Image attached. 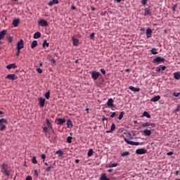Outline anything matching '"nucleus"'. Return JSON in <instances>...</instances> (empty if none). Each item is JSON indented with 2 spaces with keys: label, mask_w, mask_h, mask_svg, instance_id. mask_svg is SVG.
I'll list each match as a JSON object with an SVG mask.
<instances>
[{
  "label": "nucleus",
  "mask_w": 180,
  "mask_h": 180,
  "mask_svg": "<svg viewBox=\"0 0 180 180\" xmlns=\"http://www.w3.org/2000/svg\"><path fill=\"white\" fill-rule=\"evenodd\" d=\"M161 99L160 96H155L150 99V102H158Z\"/></svg>",
  "instance_id": "4468645a"
},
{
  "label": "nucleus",
  "mask_w": 180,
  "mask_h": 180,
  "mask_svg": "<svg viewBox=\"0 0 180 180\" xmlns=\"http://www.w3.org/2000/svg\"><path fill=\"white\" fill-rule=\"evenodd\" d=\"M136 154L138 155H142L143 154H147V150L145 148H139L136 150Z\"/></svg>",
  "instance_id": "39448f33"
},
{
  "label": "nucleus",
  "mask_w": 180,
  "mask_h": 180,
  "mask_svg": "<svg viewBox=\"0 0 180 180\" xmlns=\"http://www.w3.org/2000/svg\"><path fill=\"white\" fill-rule=\"evenodd\" d=\"M176 8H178V4H175L173 6L172 11L173 12H175L176 11Z\"/></svg>",
  "instance_id": "49530a36"
},
{
  "label": "nucleus",
  "mask_w": 180,
  "mask_h": 180,
  "mask_svg": "<svg viewBox=\"0 0 180 180\" xmlns=\"http://www.w3.org/2000/svg\"><path fill=\"white\" fill-rule=\"evenodd\" d=\"M72 121H71V120H68L67 122V127H68V129H70V127H72Z\"/></svg>",
  "instance_id": "cd10ccee"
},
{
  "label": "nucleus",
  "mask_w": 180,
  "mask_h": 180,
  "mask_svg": "<svg viewBox=\"0 0 180 180\" xmlns=\"http://www.w3.org/2000/svg\"><path fill=\"white\" fill-rule=\"evenodd\" d=\"M107 106H109V108H115V105H113V98L108 99Z\"/></svg>",
  "instance_id": "9b49d317"
},
{
  "label": "nucleus",
  "mask_w": 180,
  "mask_h": 180,
  "mask_svg": "<svg viewBox=\"0 0 180 180\" xmlns=\"http://www.w3.org/2000/svg\"><path fill=\"white\" fill-rule=\"evenodd\" d=\"M19 23H20V19L17 18L13 20L12 25L14 27H18V26H19Z\"/></svg>",
  "instance_id": "1a4fd4ad"
},
{
  "label": "nucleus",
  "mask_w": 180,
  "mask_h": 180,
  "mask_svg": "<svg viewBox=\"0 0 180 180\" xmlns=\"http://www.w3.org/2000/svg\"><path fill=\"white\" fill-rule=\"evenodd\" d=\"M25 180H33V179L32 178V176H27L26 177Z\"/></svg>",
  "instance_id": "6e6d98bb"
},
{
  "label": "nucleus",
  "mask_w": 180,
  "mask_h": 180,
  "mask_svg": "<svg viewBox=\"0 0 180 180\" xmlns=\"http://www.w3.org/2000/svg\"><path fill=\"white\" fill-rule=\"evenodd\" d=\"M105 120H108V118L105 117H103V119H102V121H103V122H105Z\"/></svg>",
  "instance_id": "338daca9"
},
{
  "label": "nucleus",
  "mask_w": 180,
  "mask_h": 180,
  "mask_svg": "<svg viewBox=\"0 0 180 180\" xmlns=\"http://www.w3.org/2000/svg\"><path fill=\"white\" fill-rule=\"evenodd\" d=\"M71 9H72L73 11H75L77 9V7H75V6H72Z\"/></svg>",
  "instance_id": "69168bd1"
},
{
  "label": "nucleus",
  "mask_w": 180,
  "mask_h": 180,
  "mask_svg": "<svg viewBox=\"0 0 180 180\" xmlns=\"http://www.w3.org/2000/svg\"><path fill=\"white\" fill-rule=\"evenodd\" d=\"M151 16V12H150V8H146L144 9V16Z\"/></svg>",
  "instance_id": "dca6fc26"
},
{
  "label": "nucleus",
  "mask_w": 180,
  "mask_h": 180,
  "mask_svg": "<svg viewBox=\"0 0 180 180\" xmlns=\"http://www.w3.org/2000/svg\"><path fill=\"white\" fill-rule=\"evenodd\" d=\"M174 155V152H168L167 153V155Z\"/></svg>",
  "instance_id": "e2e57ef3"
},
{
  "label": "nucleus",
  "mask_w": 180,
  "mask_h": 180,
  "mask_svg": "<svg viewBox=\"0 0 180 180\" xmlns=\"http://www.w3.org/2000/svg\"><path fill=\"white\" fill-rule=\"evenodd\" d=\"M13 39H12V37H8V41H9V43H12V41H13Z\"/></svg>",
  "instance_id": "0e129e2a"
},
{
  "label": "nucleus",
  "mask_w": 180,
  "mask_h": 180,
  "mask_svg": "<svg viewBox=\"0 0 180 180\" xmlns=\"http://www.w3.org/2000/svg\"><path fill=\"white\" fill-rule=\"evenodd\" d=\"M87 155L88 157H92V155H94V150L89 149Z\"/></svg>",
  "instance_id": "473e14b6"
},
{
  "label": "nucleus",
  "mask_w": 180,
  "mask_h": 180,
  "mask_svg": "<svg viewBox=\"0 0 180 180\" xmlns=\"http://www.w3.org/2000/svg\"><path fill=\"white\" fill-rule=\"evenodd\" d=\"M42 46H43V47H44L45 46L46 47H49L50 46V44L47 43V40L45 39L44 43H43V44H42Z\"/></svg>",
  "instance_id": "ea45409f"
},
{
  "label": "nucleus",
  "mask_w": 180,
  "mask_h": 180,
  "mask_svg": "<svg viewBox=\"0 0 180 180\" xmlns=\"http://www.w3.org/2000/svg\"><path fill=\"white\" fill-rule=\"evenodd\" d=\"M46 103V99L43 98H39V104L41 108H44V104Z\"/></svg>",
  "instance_id": "f3484780"
},
{
  "label": "nucleus",
  "mask_w": 180,
  "mask_h": 180,
  "mask_svg": "<svg viewBox=\"0 0 180 180\" xmlns=\"http://www.w3.org/2000/svg\"><path fill=\"white\" fill-rule=\"evenodd\" d=\"M6 124H8V120L4 118L0 119V131L6 130Z\"/></svg>",
  "instance_id": "f257e3e1"
},
{
  "label": "nucleus",
  "mask_w": 180,
  "mask_h": 180,
  "mask_svg": "<svg viewBox=\"0 0 180 180\" xmlns=\"http://www.w3.org/2000/svg\"><path fill=\"white\" fill-rule=\"evenodd\" d=\"M129 89L132 91V92H140V88H136V87H134L133 86H130L129 87Z\"/></svg>",
  "instance_id": "2eb2a0df"
},
{
  "label": "nucleus",
  "mask_w": 180,
  "mask_h": 180,
  "mask_svg": "<svg viewBox=\"0 0 180 180\" xmlns=\"http://www.w3.org/2000/svg\"><path fill=\"white\" fill-rule=\"evenodd\" d=\"M99 77H101V72H99L94 71L91 73V78L94 81H96V79H98V78H99Z\"/></svg>",
  "instance_id": "20e7f679"
},
{
  "label": "nucleus",
  "mask_w": 180,
  "mask_h": 180,
  "mask_svg": "<svg viewBox=\"0 0 180 180\" xmlns=\"http://www.w3.org/2000/svg\"><path fill=\"white\" fill-rule=\"evenodd\" d=\"M37 46V41L34 40L31 44V49H34Z\"/></svg>",
  "instance_id": "c756f323"
},
{
  "label": "nucleus",
  "mask_w": 180,
  "mask_h": 180,
  "mask_svg": "<svg viewBox=\"0 0 180 180\" xmlns=\"http://www.w3.org/2000/svg\"><path fill=\"white\" fill-rule=\"evenodd\" d=\"M46 172H51V167H48L46 169Z\"/></svg>",
  "instance_id": "603ef678"
},
{
  "label": "nucleus",
  "mask_w": 180,
  "mask_h": 180,
  "mask_svg": "<svg viewBox=\"0 0 180 180\" xmlns=\"http://www.w3.org/2000/svg\"><path fill=\"white\" fill-rule=\"evenodd\" d=\"M4 175H6V176H9L11 175V173L8 170H5L4 172H1Z\"/></svg>",
  "instance_id": "4c0bfd02"
},
{
  "label": "nucleus",
  "mask_w": 180,
  "mask_h": 180,
  "mask_svg": "<svg viewBox=\"0 0 180 180\" xmlns=\"http://www.w3.org/2000/svg\"><path fill=\"white\" fill-rule=\"evenodd\" d=\"M12 68L13 70L18 68V66H16V63H12V64H9L6 66V69L7 70H12Z\"/></svg>",
  "instance_id": "9d476101"
},
{
  "label": "nucleus",
  "mask_w": 180,
  "mask_h": 180,
  "mask_svg": "<svg viewBox=\"0 0 180 180\" xmlns=\"http://www.w3.org/2000/svg\"><path fill=\"white\" fill-rule=\"evenodd\" d=\"M46 124L48 127H50L51 130H53V127L51 126V122H50V120L49 119H46Z\"/></svg>",
  "instance_id": "72a5a7b5"
},
{
  "label": "nucleus",
  "mask_w": 180,
  "mask_h": 180,
  "mask_svg": "<svg viewBox=\"0 0 180 180\" xmlns=\"http://www.w3.org/2000/svg\"><path fill=\"white\" fill-rule=\"evenodd\" d=\"M144 136H150L151 134V130L150 129H145L143 131Z\"/></svg>",
  "instance_id": "bb28decb"
},
{
  "label": "nucleus",
  "mask_w": 180,
  "mask_h": 180,
  "mask_svg": "<svg viewBox=\"0 0 180 180\" xmlns=\"http://www.w3.org/2000/svg\"><path fill=\"white\" fill-rule=\"evenodd\" d=\"M115 129H116V125L115 123H112L110 127V130L106 131V133H112L115 131Z\"/></svg>",
  "instance_id": "a211bd4d"
},
{
  "label": "nucleus",
  "mask_w": 180,
  "mask_h": 180,
  "mask_svg": "<svg viewBox=\"0 0 180 180\" xmlns=\"http://www.w3.org/2000/svg\"><path fill=\"white\" fill-rule=\"evenodd\" d=\"M25 47V43L23 42V39H20V41L17 44V50H20Z\"/></svg>",
  "instance_id": "423d86ee"
},
{
  "label": "nucleus",
  "mask_w": 180,
  "mask_h": 180,
  "mask_svg": "<svg viewBox=\"0 0 180 180\" xmlns=\"http://www.w3.org/2000/svg\"><path fill=\"white\" fill-rule=\"evenodd\" d=\"M180 110V105H179L176 110H174V112H179Z\"/></svg>",
  "instance_id": "bf43d9fd"
},
{
  "label": "nucleus",
  "mask_w": 180,
  "mask_h": 180,
  "mask_svg": "<svg viewBox=\"0 0 180 180\" xmlns=\"http://www.w3.org/2000/svg\"><path fill=\"white\" fill-rule=\"evenodd\" d=\"M162 63H165V58H161L160 56H157L153 60V63L156 64L157 65L162 64Z\"/></svg>",
  "instance_id": "f03ea898"
},
{
  "label": "nucleus",
  "mask_w": 180,
  "mask_h": 180,
  "mask_svg": "<svg viewBox=\"0 0 180 180\" xmlns=\"http://www.w3.org/2000/svg\"><path fill=\"white\" fill-rule=\"evenodd\" d=\"M15 77L16 75L15 74H9L6 78H7V79H11V81H15V79H16Z\"/></svg>",
  "instance_id": "f8f14e48"
},
{
  "label": "nucleus",
  "mask_w": 180,
  "mask_h": 180,
  "mask_svg": "<svg viewBox=\"0 0 180 180\" xmlns=\"http://www.w3.org/2000/svg\"><path fill=\"white\" fill-rule=\"evenodd\" d=\"M20 54V50H18V51L16 53L17 57H19Z\"/></svg>",
  "instance_id": "680f3d73"
},
{
  "label": "nucleus",
  "mask_w": 180,
  "mask_h": 180,
  "mask_svg": "<svg viewBox=\"0 0 180 180\" xmlns=\"http://www.w3.org/2000/svg\"><path fill=\"white\" fill-rule=\"evenodd\" d=\"M56 4H58V0H52L49 2V6H53V5H56Z\"/></svg>",
  "instance_id": "393cba45"
},
{
  "label": "nucleus",
  "mask_w": 180,
  "mask_h": 180,
  "mask_svg": "<svg viewBox=\"0 0 180 180\" xmlns=\"http://www.w3.org/2000/svg\"><path fill=\"white\" fill-rule=\"evenodd\" d=\"M108 172H113V169H110L108 170Z\"/></svg>",
  "instance_id": "774afa93"
},
{
  "label": "nucleus",
  "mask_w": 180,
  "mask_h": 180,
  "mask_svg": "<svg viewBox=\"0 0 180 180\" xmlns=\"http://www.w3.org/2000/svg\"><path fill=\"white\" fill-rule=\"evenodd\" d=\"M65 123V118H59L58 119L57 124H64Z\"/></svg>",
  "instance_id": "412c9836"
},
{
  "label": "nucleus",
  "mask_w": 180,
  "mask_h": 180,
  "mask_svg": "<svg viewBox=\"0 0 180 180\" xmlns=\"http://www.w3.org/2000/svg\"><path fill=\"white\" fill-rule=\"evenodd\" d=\"M41 158L43 160V162H44V160H46V155L44 154H42L41 155Z\"/></svg>",
  "instance_id": "3c124183"
},
{
  "label": "nucleus",
  "mask_w": 180,
  "mask_h": 180,
  "mask_svg": "<svg viewBox=\"0 0 180 180\" xmlns=\"http://www.w3.org/2000/svg\"><path fill=\"white\" fill-rule=\"evenodd\" d=\"M124 140L127 144H129L130 146H140V142H134L133 141L129 140L127 138H124Z\"/></svg>",
  "instance_id": "7ed1b4c3"
},
{
  "label": "nucleus",
  "mask_w": 180,
  "mask_h": 180,
  "mask_svg": "<svg viewBox=\"0 0 180 180\" xmlns=\"http://www.w3.org/2000/svg\"><path fill=\"white\" fill-rule=\"evenodd\" d=\"M101 72L102 73L103 75H106V70H105V69H103V68L101 69Z\"/></svg>",
  "instance_id": "c03bdc74"
},
{
  "label": "nucleus",
  "mask_w": 180,
  "mask_h": 180,
  "mask_svg": "<svg viewBox=\"0 0 180 180\" xmlns=\"http://www.w3.org/2000/svg\"><path fill=\"white\" fill-rule=\"evenodd\" d=\"M127 137H129L130 140H133V136L131 135V134H128Z\"/></svg>",
  "instance_id": "864d4df0"
},
{
  "label": "nucleus",
  "mask_w": 180,
  "mask_h": 180,
  "mask_svg": "<svg viewBox=\"0 0 180 180\" xmlns=\"http://www.w3.org/2000/svg\"><path fill=\"white\" fill-rule=\"evenodd\" d=\"M115 116H116V112H112L110 115V117L113 118Z\"/></svg>",
  "instance_id": "4d7b16f0"
},
{
  "label": "nucleus",
  "mask_w": 180,
  "mask_h": 180,
  "mask_svg": "<svg viewBox=\"0 0 180 180\" xmlns=\"http://www.w3.org/2000/svg\"><path fill=\"white\" fill-rule=\"evenodd\" d=\"M150 53H151V54H153V56H155L156 54H158V52L157 51V49H155V48H153L150 50Z\"/></svg>",
  "instance_id": "c85d7f7f"
},
{
  "label": "nucleus",
  "mask_w": 180,
  "mask_h": 180,
  "mask_svg": "<svg viewBox=\"0 0 180 180\" xmlns=\"http://www.w3.org/2000/svg\"><path fill=\"white\" fill-rule=\"evenodd\" d=\"M56 154H57L58 157H63V155H64V152L62 150H58L56 151Z\"/></svg>",
  "instance_id": "7c9ffc66"
},
{
  "label": "nucleus",
  "mask_w": 180,
  "mask_h": 180,
  "mask_svg": "<svg viewBox=\"0 0 180 180\" xmlns=\"http://www.w3.org/2000/svg\"><path fill=\"white\" fill-rule=\"evenodd\" d=\"M173 96H175L176 98H178L179 96H180V92L179 93L174 92Z\"/></svg>",
  "instance_id": "a18cd8bd"
},
{
  "label": "nucleus",
  "mask_w": 180,
  "mask_h": 180,
  "mask_svg": "<svg viewBox=\"0 0 180 180\" xmlns=\"http://www.w3.org/2000/svg\"><path fill=\"white\" fill-rule=\"evenodd\" d=\"M117 165H118L117 163H112L108 166V168H115V167H117Z\"/></svg>",
  "instance_id": "58836bf2"
},
{
  "label": "nucleus",
  "mask_w": 180,
  "mask_h": 180,
  "mask_svg": "<svg viewBox=\"0 0 180 180\" xmlns=\"http://www.w3.org/2000/svg\"><path fill=\"white\" fill-rule=\"evenodd\" d=\"M147 2H148V0H142L141 4L142 5H147Z\"/></svg>",
  "instance_id": "8fccbe9b"
},
{
  "label": "nucleus",
  "mask_w": 180,
  "mask_h": 180,
  "mask_svg": "<svg viewBox=\"0 0 180 180\" xmlns=\"http://www.w3.org/2000/svg\"><path fill=\"white\" fill-rule=\"evenodd\" d=\"M51 63H52V64H56V60H54V58H51Z\"/></svg>",
  "instance_id": "052dcab7"
},
{
  "label": "nucleus",
  "mask_w": 180,
  "mask_h": 180,
  "mask_svg": "<svg viewBox=\"0 0 180 180\" xmlns=\"http://www.w3.org/2000/svg\"><path fill=\"white\" fill-rule=\"evenodd\" d=\"M101 180H110V179H108V177H106V174H103L101 177Z\"/></svg>",
  "instance_id": "f704fd0d"
},
{
  "label": "nucleus",
  "mask_w": 180,
  "mask_h": 180,
  "mask_svg": "<svg viewBox=\"0 0 180 180\" xmlns=\"http://www.w3.org/2000/svg\"><path fill=\"white\" fill-rule=\"evenodd\" d=\"M38 23L39 26H41V27H47V26H49V22L45 20H41Z\"/></svg>",
  "instance_id": "0eeeda50"
},
{
  "label": "nucleus",
  "mask_w": 180,
  "mask_h": 180,
  "mask_svg": "<svg viewBox=\"0 0 180 180\" xmlns=\"http://www.w3.org/2000/svg\"><path fill=\"white\" fill-rule=\"evenodd\" d=\"M72 41L73 46H77L79 44V40L78 39L72 38Z\"/></svg>",
  "instance_id": "aec40b11"
},
{
  "label": "nucleus",
  "mask_w": 180,
  "mask_h": 180,
  "mask_svg": "<svg viewBox=\"0 0 180 180\" xmlns=\"http://www.w3.org/2000/svg\"><path fill=\"white\" fill-rule=\"evenodd\" d=\"M67 143H68L69 144H71V143H72V136H68L67 138Z\"/></svg>",
  "instance_id": "e433bc0d"
},
{
  "label": "nucleus",
  "mask_w": 180,
  "mask_h": 180,
  "mask_svg": "<svg viewBox=\"0 0 180 180\" xmlns=\"http://www.w3.org/2000/svg\"><path fill=\"white\" fill-rule=\"evenodd\" d=\"M153 36V30L151 28H147L146 30V37L148 39H150Z\"/></svg>",
  "instance_id": "6e6552de"
},
{
  "label": "nucleus",
  "mask_w": 180,
  "mask_h": 180,
  "mask_svg": "<svg viewBox=\"0 0 180 180\" xmlns=\"http://www.w3.org/2000/svg\"><path fill=\"white\" fill-rule=\"evenodd\" d=\"M5 34H6V30H4L0 32V40L4 39V38L5 37Z\"/></svg>",
  "instance_id": "6ab92c4d"
},
{
  "label": "nucleus",
  "mask_w": 180,
  "mask_h": 180,
  "mask_svg": "<svg viewBox=\"0 0 180 180\" xmlns=\"http://www.w3.org/2000/svg\"><path fill=\"white\" fill-rule=\"evenodd\" d=\"M123 116H124V111L120 112L118 120H122V119H123Z\"/></svg>",
  "instance_id": "2f4dec72"
},
{
  "label": "nucleus",
  "mask_w": 180,
  "mask_h": 180,
  "mask_svg": "<svg viewBox=\"0 0 180 180\" xmlns=\"http://www.w3.org/2000/svg\"><path fill=\"white\" fill-rule=\"evenodd\" d=\"M174 79H180V72H176L174 73Z\"/></svg>",
  "instance_id": "b1692460"
},
{
  "label": "nucleus",
  "mask_w": 180,
  "mask_h": 180,
  "mask_svg": "<svg viewBox=\"0 0 180 180\" xmlns=\"http://www.w3.org/2000/svg\"><path fill=\"white\" fill-rule=\"evenodd\" d=\"M127 155H130V152L126 151L122 153V157H127Z\"/></svg>",
  "instance_id": "c9c22d12"
},
{
  "label": "nucleus",
  "mask_w": 180,
  "mask_h": 180,
  "mask_svg": "<svg viewBox=\"0 0 180 180\" xmlns=\"http://www.w3.org/2000/svg\"><path fill=\"white\" fill-rule=\"evenodd\" d=\"M143 116H144L145 117H147L148 119H151V115H150V113H148V112L147 111L143 112Z\"/></svg>",
  "instance_id": "a878e982"
},
{
  "label": "nucleus",
  "mask_w": 180,
  "mask_h": 180,
  "mask_svg": "<svg viewBox=\"0 0 180 180\" xmlns=\"http://www.w3.org/2000/svg\"><path fill=\"white\" fill-rule=\"evenodd\" d=\"M47 130L48 128L46 127H43V131H44V133H47Z\"/></svg>",
  "instance_id": "13d9d810"
},
{
  "label": "nucleus",
  "mask_w": 180,
  "mask_h": 180,
  "mask_svg": "<svg viewBox=\"0 0 180 180\" xmlns=\"http://www.w3.org/2000/svg\"><path fill=\"white\" fill-rule=\"evenodd\" d=\"M148 126H151L152 127H155V124L150 123V122H144L142 124V127H148Z\"/></svg>",
  "instance_id": "ddd939ff"
},
{
  "label": "nucleus",
  "mask_w": 180,
  "mask_h": 180,
  "mask_svg": "<svg viewBox=\"0 0 180 180\" xmlns=\"http://www.w3.org/2000/svg\"><path fill=\"white\" fill-rule=\"evenodd\" d=\"M32 164H37V159L36 158V157L34 156L32 158Z\"/></svg>",
  "instance_id": "79ce46f5"
},
{
  "label": "nucleus",
  "mask_w": 180,
  "mask_h": 180,
  "mask_svg": "<svg viewBox=\"0 0 180 180\" xmlns=\"http://www.w3.org/2000/svg\"><path fill=\"white\" fill-rule=\"evenodd\" d=\"M37 72H38V74H41V72H43V70H41V68H37Z\"/></svg>",
  "instance_id": "09e8293b"
},
{
  "label": "nucleus",
  "mask_w": 180,
  "mask_h": 180,
  "mask_svg": "<svg viewBox=\"0 0 180 180\" xmlns=\"http://www.w3.org/2000/svg\"><path fill=\"white\" fill-rule=\"evenodd\" d=\"M34 175L35 176H39V172L37 171V169L34 170Z\"/></svg>",
  "instance_id": "de8ad7c7"
},
{
  "label": "nucleus",
  "mask_w": 180,
  "mask_h": 180,
  "mask_svg": "<svg viewBox=\"0 0 180 180\" xmlns=\"http://www.w3.org/2000/svg\"><path fill=\"white\" fill-rule=\"evenodd\" d=\"M1 172H4V171H7L8 170V165H6L5 163H3L1 165Z\"/></svg>",
  "instance_id": "5701e85b"
},
{
  "label": "nucleus",
  "mask_w": 180,
  "mask_h": 180,
  "mask_svg": "<svg viewBox=\"0 0 180 180\" xmlns=\"http://www.w3.org/2000/svg\"><path fill=\"white\" fill-rule=\"evenodd\" d=\"M160 69L162 70V71H165V70H167V66H162Z\"/></svg>",
  "instance_id": "5fc2aeb1"
},
{
  "label": "nucleus",
  "mask_w": 180,
  "mask_h": 180,
  "mask_svg": "<svg viewBox=\"0 0 180 180\" xmlns=\"http://www.w3.org/2000/svg\"><path fill=\"white\" fill-rule=\"evenodd\" d=\"M41 37V33L40 32H37L34 34V39H40Z\"/></svg>",
  "instance_id": "4be33fe9"
},
{
  "label": "nucleus",
  "mask_w": 180,
  "mask_h": 180,
  "mask_svg": "<svg viewBox=\"0 0 180 180\" xmlns=\"http://www.w3.org/2000/svg\"><path fill=\"white\" fill-rule=\"evenodd\" d=\"M45 98L46 99H50V91L45 94Z\"/></svg>",
  "instance_id": "a19ab883"
},
{
  "label": "nucleus",
  "mask_w": 180,
  "mask_h": 180,
  "mask_svg": "<svg viewBox=\"0 0 180 180\" xmlns=\"http://www.w3.org/2000/svg\"><path fill=\"white\" fill-rule=\"evenodd\" d=\"M89 37H90V39H91V40H94V39H95V33H91V34H90V36H89Z\"/></svg>",
  "instance_id": "37998d69"
}]
</instances>
